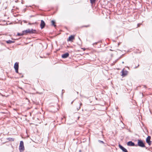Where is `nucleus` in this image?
Returning <instances> with one entry per match:
<instances>
[{"label":"nucleus","mask_w":152,"mask_h":152,"mask_svg":"<svg viewBox=\"0 0 152 152\" xmlns=\"http://www.w3.org/2000/svg\"><path fill=\"white\" fill-rule=\"evenodd\" d=\"M91 3L93 4L95 2L96 0H90Z\"/></svg>","instance_id":"obj_15"},{"label":"nucleus","mask_w":152,"mask_h":152,"mask_svg":"<svg viewBox=\"0 0 152 152\" xmlns=\"http://www.w3.org/2000/svg\"><path fill=\"white\" fill-rule=\"evenodd\" d=\"M150 139H151V137L149 136H148L146 139V142L148 143V144L149 145H150L151 143V141H150Z\"/></svg>","instance_id":"obj_7"},{"label":"nucleus","mask_w":152,"mask_h":152,"mask_svg":"<svg viewBox=\"0 0 152 152\" xmlns=\"http://www.w3.org/2000/svg\"><path fill=\"white\" fill-rule=\"evenodd\" d=\"M75 37L74 35H71L70 36H69L67 39V41H72L73 40L75 39Z\"/></svg>","instance_id":"obj_5"},{"label":"nucleus","mask_w":152,"mask_h":152,"mask_svg":"<svg viewBox=\"0 0 152 152\" xmlns=\"http://www.w3.org/2000/svg\"><path fill=\"white\" fill-rule=\"evenodd\" d=\"M69 56V54L68 53H66L65 54H63L61 57L63 58H66L68 57Z\"/></svg>","instance_id":"obj_10"},{"label":"nucleus","mask_w":152,"mask_h":152,"mask_svg":"<svg viewBox=\"0 0 152 152\" xmlns=\"http://www.w3.org/2000/svg\"><path fill=\"white\" fill-rule=\"evenodd\" d=\"M19 149L20 152L23 151L24 150L23 142L22 141L20 142L19 146Z\"/></svg>","instance_id":"obj_2"},{"label":"nucleus","mask_w":152,"mask_h":152,"mask_svg":"<svg viewBox=\"0 0 152 152\" xmlns=\"http://www.w3.org/2000/svg\"><path fill=\"white\" fill-rule=\"evenodd\" d=\"M137 145L141 147H144L145 146L143 141L140 140H138Z\"/></svg>","instance_id":"obj_3"},{"label":"nucleus","mask_w":152,"mask_h":152,"mask_svg":"<svg viewBox=\"0 0 152 152\" xmlns=\"http://www.w3.org/2000/svg\"><path fill=\"white\" fill-rule=\"evenodd\" d=\"M9 140L10 141H13L14 140V139L13 138H9Z\"/></svg>","instance_id":"obj_16"},{"label":"nucleus","mask_w":152,"mask_h":152,"mask_svg":"<svg viewBox=\"0 0 152 152\" xmlns=\"http://www.w3.org/2000/svg\"><path fill=\"white\" fill-rule=\"evenodd\" d=\"M14 68L15 69V72L16 73H18V63L17 62H16L14 65Z\"/></svg>","instance_id":"obj_4"},{"label":"nucleus","mask_w":152,"mask_h":152,"mask_svg":"<svg viewBox=\"0 0 152 152\" xmlns=\"http://www.w3.org/2000/svg\"><path fill=\"white\" fill-rule=\"evenodd\" d=\"M45 22H44V21L43 20H41V23L40 24V26H41V28L42 29L43 28H44V27H45Z\"/></svg>","instance_id":"obj_9"},{"label":"nucleus","mask_w":152,"mask_h":152,"mask_svg":"<svg viewBox=\"0 0 152 152\" xmlns=\"http://www.w3.org/2000/svg\"><path fill=\"white\" fill-rule=\"evenodd\" d=\"M127 145L128 146H133L134 145V143L132 141H129L127 142Z\"/></svg>","instance_id":"obj_11"},{"label":"nucleus","mask_w":152,"mask_h":152,"mask_svg":"<svg viewBox=\"0 0 152 152\" xmlns=\"http://www.w3.org/2000/svg\"><path fill=\"white\" fill-rule=\"evenodd\" d=\"M122 76L123 77L126 76L128 74V72L126 70H125L124 69L121 71Z\"/></svg>","instance_id":"obj_6"},{"label":"nucleus","mask_w":152,"mask_h":152,"mask_svg":"<svg viewBox=\"0 0 152 152\" xmlns=\"http://www.w3.org/2000/svg\"><path fill=\"white\" fill-rule=\"evenodd\" d=\"M52 25L53 26L55 27L56 26V25L55 24V21L52 20L51 21Z\"/></svg>","instance_id":"obj_13"},{"label":"nucleus","mask_w":152,"mask_h":152,"mask_svg":"<svg viewBox=\"0 0 152 152\" xmlns=\"http://www.w3.org/2000/svg\"><path fill=\"white\" fill-rule=\"evenodd\" d=\"M36 30L33 29H28L23 31V34H24L25 35H26L28 34H34L36 33Z\"/></svg>","instance_id":"obj_1"},{"label":"nucleus","mask_w":152,"mask_h":152,"mask_svg":"<svg viewBox=\"0 0 152 152\" xmlns=\"http://www.w3.org/2000/svg\"><path fill=\"white\" fill-rule=\"evenodd\" d=\"M24 35H25V34H23V31H22V33H18L17 34V35L19 36H23Z\"/></svg>","instance_id":"obj_14"},{"label":"nucleus","mask_w":152,"mask_h":152,"mask_svg":"<svg viewBox=\"0 0 152 152\" xmlns=\"http://www.w3.org/2000/svg\"><path fill=\"white\" fill-rule=\"evenodd\" d=\"M119 147L124 152H128L127 150L121 145H119Z\"/></svg>","instance_id":"obj_8"},{"label":"nucleus","mask_w":152,"mask_h":152,"mask_svg":"<svg viewBox=\"0 0 152 152\" xmlns=\"http://www.w3.org/2000/svg\"><path fill=\"white\" fill-rule=\"evenodd\" d=\"M6 42L7 44H11V43H14L15 42V41H11V40H9L7 41H6Z\"/></svg>","instance_id":"obj_12"},{"label":"nucleus","mask_w":152,"mask_h":152,"mask_svg":"<svg viewBox=\"0 0 152 152\" xmlns=\"http://www.w3.org/2000/svg\"><path fill=\"white\" fill-rule=\"evenodd\" d=\"M99 142H100V143H104V142L103 141H101V140H99Z\"/></svg>","instance_id":"obj_18"},{"label":"nucleus","mask_w":152,"mask_h":152,"mask_svg":"<svg viewBox=\"0 0 152 152\" xmlns=\"http://www.w3.org/2000/svg\"><path fill=\"white\" fill-rule=\"evenodd\" d=\"M85 27H88L89 26H85Z\"/></svg>","instance_id":"obj_19"},{"label":"nucleus","mask_w":152,"mask_h":152,"mask_svg":"<svg viewBox=\"0 0 152 152\" xmlns=\"http://www.w3.org/2000/svg\"><path fill=\"white\" fill-rule=\"evenodd\" d=\"M82 105V103H80V106L78 107L77 108V110H78L80 108V106H81Z\"/></svg>","instance_id":"obj_17"}]
</instances>
